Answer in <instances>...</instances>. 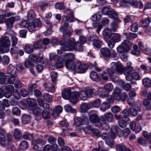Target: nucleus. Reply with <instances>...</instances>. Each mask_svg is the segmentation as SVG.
<instances>
[{
	"mask_svg": "<svg viewBox=\"0 0 151 151\" xmlns=\"http://www.w3.org/2000/svg\"><path fill=\"white\" fill-rule=\"evenodd\" d=\"M16 33L12 30L7 31L0 38V53L8 52L9 50L10 42L9 37H11L12 46H15L18 41Z\"/></svg>",
	"mask_w": 151,
	"mask_h": 151,
	"instance_id": "nucleus-1",
	"label": "nucleus"
},
{
	"mask_svg": "<svg viewBox=\"0 0 151 151\" xmlns=\"http://www.w3.org/2000/svg\"><path fill=\"white\" fill-rule=\"evenodd\" d=\"M132 65V62L129 61L127 63V66L123 68L120 62H113L112 66V68L116 69V72L117 73L130 76L133 69V67L131 66Z\"/></svg>",
	"mask_w": 151,
	"mask_h": 151,
	"instance_id": "nucleus-2",
	"label": "nucleus"
},
{
	"mask_svg": "<svg viewBox=\"0 0 151 151\" xmlns=\"http://www.w3.org/2000/svg\"><path fill=\"white\" fill-rule=\"evenodd\" d=\"M119 129L117 126H112L109 134L103 133L101 137L103 139H106V143L107 145L109 146H112L113 144V139L115 138L116 134H119Z\"/></svg>",
	"mask_w": 151,
	"mask_h": 151,
	"instance_id": "nucleus-3",
	"label": "nucleus"
},
{
	"mask_svg": "<svg viewBox=\"0 0 151 151\" xmlns=\"http://www.w3.org/2000/svg\"><path fill=\"white\" fill-rule=\"evenodd\" d=\"M65 64L66 68L78 73H84L88 68V66L86 65L82 64L80 62L71 61L69 62L67 61Z\"/></svg>",
	"mask_w": 151,
	"mask_h": 151,
	"instance_id": "nucleus-4",
	"label": "nucleus"
},
{
	"mask_svg": "<svg viewBox=\"0 0 151 151\" xmlns=\"http://www.w3.org/2000/svg\"><path fill=\"white\" fill-rule=\"evenodd\" d=\"M102 12L104 14L107 15L109 17L113 19V22L111 25V27L113 32H116V29L118 28L117 24L120 22L118 18L116 13L114 10L109 9L106 7L103 8Z\"/></svg>",
	"mask_w": 151,
	"mask_h": 151,
	"instance_id": "nucleus-5",
	"label": "nucleus"
},
{
	"mask_svg": "<svg viewBox=\"0 0 151 151\" xmlns=\"http://www.w3.org/2000/svg\"><path fill=\"white\" fill-rule=\"evenodd\" d=\"M112 62L110 64V68H108L101 73L100 76L102 79L104 80H107L109 78H111L112 81L116 82L118 81V77L116 73V69L112 68Z\"/></svg>",
	"mask_w": 151,
	"mask_h": 151,
	"instance_id": "nucleus-6",
	"label": "nucleus"
},
{
	"mask_svg": "<svg viewBox=\"0 0 151 151\" xmlns=\"http://www.w3.org/2000/svg\"><path fill=\"white\" fill-rule=\"evenodd\" d=\"M73 38H70L68 41L66 45L65 46L64 49L65 50H73L75 49L76 51L82 52L83 50L82 45L83 44L80 42H76Z\"/></svg>",
	"mask_w": 151,
	"mask_h": 151,
	"instance_id": "nucleus-7",
	"label": "nucleus"
},
{
	"mask_svg": "<svg viewBox=\"0 0 151 151\" xmlns=\"http://www.w3.org/2000/svg\"><path fill=\"white\" fill-rule=\"evenodd\" d=\"M132 46V43L128 40H124L117 47V50L120 53L127 52L131 50Z\"/></svg>",
	"mask_w": 151,
	"mask_h": 151,
	"instance_id": "nucleus-8",
	"label": "nucleus"
},
{
	"mask_svg": "<svg viewBox=\"0 0 151 151\" xmlns=\"http://www.w3.org/2000/svg\"><path fill=\"white\" fill-rule=\"evenodd\" d=\"M121 92L120 89L117 87L116 88L112 93L114 99L118 101L124 102L128 97V94L126 92H123L120 95L119 94Z\"/></svg>",
	"mask_w": 151,
	"mask_h": 151,
	"instance_id": "nucleus-9",
	"label": "nucleus"
},
{
	"mask_svg": "<svg viewBox=\"0 0 151 151\" xmlns=\"http://www.w3.org/2000/svg\"><path fill=\"white\" fill-rule=\"evenodd\" d=\"M54 60L55 61H58L55 63V66L57 68H62L63 66V62L65 60L62 57L57 55L54 53H50L49 54V60L50 61Z\"/></svg>",
	"mask_w": 151,
	"mask_h": 151,
	"instance_id": "nucleus-10",
	"label": "nucleus"
},
{
	"mask_svg": "<svg viewBox=\"0 0 151 151\" xmlns=\"http://www.w3.org/2000/svg\"><path fill=\"white\" fill-rule=\"evenodd\" d=\"M5 133V131L3 129H0V144L3 146H5L8 144V142L12 141V136L11 135L7 134L6 137L7 140L4 138V134Z\"/></svg>",
	"mask_w": 151,
	"mask_h": 151,
	"instance_id": "nucleus-11",
	"label": "nucleus"
},
{
	"mask_svg": "<svg viewBox=\"0 0 151 151\" xmlns=\"http://www.w3.org/2000/svg\"><path fill=\"white\" fill-rule=\"evenodd\" d=\"M89 119L90 121L93 123H96V126L99 127L101 126V121H104L105 119L103 117H100L99 119L97 115L93 114L89 115Z\"/></svg>",
	"mask_w": 151,
	"mask_h": 151,
	"instance_id": "nucleus-12",
	"label": "nucleus"
},
{
	"mask_svg": "<svg viewBox=\"0 0 151 151\" xmlns=\"http://www.w3.org/2000/svg\"><path fill=\"white\" fill-rule=\"evenodd\" d=\"M78 96L81 99L83 100H86L88 97H92V93L90 90V88L88 87H86L84 90L80 92Z\"/></svg>",
	"mask_w": 151,
	"mask_h": 151,
	"instance_id": "nucleus-13",
	"label": "nucleus"
},
{
	"mask_svg": "<svg viewBox=\"0 0 151 151\" xmlns=\"http://www.w3.org/2000/svg\"><path fill=\"white\" fill-rule=\"evenodd\" d=\"M106 100L108 103L104 102L100 105V110L103 112L109 109L110 108L109 104H111L113 102V99L110 95L108 96L106 98Z\"/></svg>",
	"mask_w": 151,
	"mask_h": 151,
	"instance_id": "nucleus-14",
	"label": "nucleus"
},
{
	"mask_svg": "<svg viewBox=\"0 0 151 151\" xmlns=\"http://www.w3.org/2000/svg\"><path fill=\"white\" fill-rule=\"evenodd\" d=\"M69 25L68 22H65L63 26L60 28V30L61 32H63V37L65 40L68 39L70 37L71 32L70 30H66Z\"/></svg>",
	"mask_w": 151,
	"mask_h": 151,
	"instance_id": "nucleus-15",
	"label": "nucleus"
},
{
	"mask_svg": "<svg viewBox=\"0 0 151 151\" xmlns=\"http://www.w3.org/2000/svg\"><path fill=\"white\" fill-rule=\"evenodd\" d=\"M20 19V17L18 16H12L5 20V23L8 28H11L13 27L14 22L19 20Z\"/></svg>",
	"mask_w": 151,
	"mask_h": 151,
	"instance_id": "nucleus-16",
	"label": "nucleus"
},
{
	"mask_svg": "<svg viewBox=\"0 0 151 151\" xmlns=\"http://www.w3.org/2000/svg\"><path fill=\"white\" fill-rule=\"evenodd\" d=\"M32 111V113L36 115L35 119L36 120L38 121L41 119V112L42 109L41 108L37 107L36 105L33 107L31 110H29Z\"/></svg>",
	"mask_w": 151,
	"mask_h": 151,
	"instance_id": "nucleus-17",
	"label": "nucleus"
},
{
	"mask_svg": "<svg viewBox=\"0 0 151 151\" xmlns=\"http://www.w3.org/2000/svg\"><path fill=\"white\" fill-rule=\"evenodd\" d=\"M78 95L79 93L78 91H76L72 92L68 99L70 102L72 104H76L78 101Z\"/></svg>",
	"mask_w": 151,
	"mask_h": 151,
	"instance_id": "nucleus-18",
	"label": "nucleus"
},
{
	"mask_svg": "<svg viewBox=\"0 0 151 151\" xmlns=\"http://www.w3.org/2000/svg\"><path fill=\"white\" fill-rule=\"evenodd\" d=\"M101 53L103 57L106 60H108L110 57L111 50L107 47H103L100 50Z\"/></svg>",
	"mask_w": 151,
	"mask_h": 151,
	"instance_id": "nucleus-19",
	"label": "nucleus"
},
{
	"mask_svg": "<svg viewBox=\"0 0 151 151\" xmlns=\"http://www.w3.org/2000/svg\"><path fill=\"white\" fill-rule=\"evenodd\" d=\"M9 78V76H5V77L0 78V84H13L14 81V79L12 78Z\"/></svg>",
	"mask_w": 151,
	"mask_h": 151,
	"instance_id": "nucleus-20",
	"label": "nucleus"
},
{
	"mask_svg": "<svg viewBox=\"0 0 151 151\" xmlns=\"http://www.w3.org/2000/svg\"><path fill=\"white\" fill-rule=\"evenodd\" d=\"M27 103L29 106V110H31L36 105L37 101L36 99H34L29 98L27 100Z\"/></svg>",
	"mask_w": 151,
	"mask_h": 151,
	"instance_id": "nucleus-21",
	"label": "nucleus"
},
{
	"mask_svg": "<svg viewBox=\"0 0 151 151\" xmlns=\"http://www.w3.org/2000/svg\"><path fill=\"white\" fill-rule=\"evenodd\" d=\"M63 21L64 22L65 20L64 19V18H65L66 16L65 15L63 16ZM74 18V14L72 12H70L68 13L67 15L66 18L65 19L66 20L65 21H68L69 22H73L75 21L74 20H73Z\"/></svg>",
	"mask_w": 151,
	"mask_h": 151,
	"instance_id": "nucleus-22",
	"label": "nucleus"
},
{
	"mask_svg": "<svg viewBox=\"0 0 151 151\" xmlns=\"http://www.w3.org/2000/svg\"><path fill=\"white\" fill-rule=\"evenodd\" d=\"M45 90L49 92H52L55 91V89L54 85L48 82H46L44 84Z\"/></svg>",
	"mask_w": 151,
	"mask_h": 151,
	"instance_id": "nucleus-23",
	"label": "nucleus"
},
{
	"mask_svg": "<svg viewBox=\"0 0 151 151\" xmlns=\"http://www.w3.org/2000/svg\"><path fill=\"white\" fill-rule=\"evenodd\" d=\"M34 46L35 49H39L40 51H43L46 48L45 46L42 44L41 40L35 42L33 44Z\"/></svg>",
	"mask_w": 151,
	"mask_h": 151,
	"instance_id": "nucleus-24",
	"label": "nucleus"
},
{
	"mask_svg": "<svg viewBox=\"0 0 151 151\" xmlns=\"http://www.w3.org/2000/svg\"><path fill=\"white\" fill-rule=\"evenodd\" d=\"M121 36L119 34L116 33H112L110 39L112 41L116 42H119L121 41Z\"/></svg>",
	"mask_w": 151,
	"mask_h": 151,
	"instance_id": "nucleus-25",
	"label": "nucleus"
},
{
	"mask_svg": "<svg viewBox=\"0 0 151 151\" xmlns=\"http://www.w3.org/2000/svg\"><path fill=\"white\" fill-rule=\"evenodd\" d=\"M63 110L62 107L60 106L56 107L55 109L53 110L52 113V116L54 117L58 116L59 114L61 113Z\"/></svg>",
	"mask_w": 151,
	"mask_h": 151,
	"instance_id": "nucleus-26",
	"label": "nucleus"
},
{
	"mask_svg": "<svg viewBox=\"0 0 151 151\" xmlns=\"http://www.w3.org/2000/svg\"><path fill=\"white\" fill-rule=\"evenodd\" d=\"M101 101L99 99H96L94 101L90 102V105L91 106V108L95 107L98 108L101 105Z\"/></svg>",
	"mask_w": 151,
	"mask_h": 151,
	"instance_id": "nucleus-27",
	"label": "nucleus"
},
{
	"mask_svg": "<svg viewBox=\"0 0 151 151\" xmlns=\"http://www.w3.org/2000/svg\"><path fill=\"white\" fill-rule=\"evenodd\" d=\"M105 89H103L102 88H100L98 90V93L100 97L104 98L107 96H108V93L105 92Z\"/></svg>",
	"mask_w": 151,
	"mask_h": 151,
	"instance_id": "nucleus-28",
	"label": "nucleus"
},
{
	"mask_svg": "<svg viewBox=\"0 0 151 151\" xmlns=\"http://www.w3.org/2000/svg\"><path fill=\"white\" fill-rule=\"evenodd\" d=\"M31 116L30 115L24 114L22 117L21 120L23 124H27L30 120Z\"/></svg>",
	"mask_w": 151,
	"mask_h": 151,
	"instance_id": "nucleus-29",
	"label": "nucleus"
},
{
	"mask_svg": "<svg viewBox=\"0 0 151 151\" xmlns=\"http://www.w3.org/2000/svg\"><path fill=\"white\" fill-rule=\"evenodd\" d=\"M81 112L85 113L90 108H91V106L90 105V103L87 104L86 103H84L82 104L81 106Z\"/></svg>",
	"mask_w": 151,
	"mask_h": 151,
	"instance_id": "nucleus-30",
	"label": "nucleus"
},
{
	"mask_svg": "<svg viewBox=\"0 0 151 151\" xmlns=\"http://www.w3.org/2000/svg\"><path fill=\"white\" fill-rule=\"evenodd\" d=\"M71 93L70 90L65 89L62 92V96L65 99H68Z\"/></svg>",
	"mask_w": 151,
	"mask_h": 151,
	"instance_id": "nucleus-31",
	"label": "nucleus"
},
{
	"mask_svg": "<svg viewBox=\"0 0 151 151\" xmlns=\"http://www.w3.org/2000/svg\"><path fill=\"white\" fill-rule=\"evenodd\" d=\"M104 39L105 41L108 43V47L112 49L114 48L116 42L112 41L110 38H108L106 37H104Z\"/></svg>",
	"mask_w": 151,
	"mask_h": 151,
	"instance_id": "nucleus-32",
	"label": "nucleus"
},
{
	"mask_svg": "<svg viewBox=\"0 0 151 151\" xmlns=\"http://www.w3.org/2000/svg\"><path fill=\"white\" fill-rule=\"evenodd\" d=\"M90 77L93 81H98L99 80V78L98 74L94 71H91L90 72Z\"/></svg>",
	"mask_w": 151,
	"mask_h": 151,
	"instance_id": "nucleus-33",
	"label": "nucleus"
},
{
	"mask_svg": "<svg viewBox=\"0 0 151 151\" xmlns=\"http://www.w3.org/2000/svg\"><path fill=\"white\" fill-rule=\"evenodd\" d=\"M64 58L66 59L65 62L68 61V62L73 61L72 60L75 58L74 55L71 53H68L65 54L64 55Z\"/></svg>",
	"mask_w": 151,
	"mask_h": 151,
	"instance_id": "nucleus-34",
	"label": "nucleus"
},
{
	"mask_svg": "<svg viewBox=\"0 0 151 151\" xmlns=\"http://www.w3.org/2000/svg\"><path fill=\"white\" fill-rule=\"evenodd\" d=\"M116 149V151H132L129 149L127 148L125 145L121 144L117 145Z\"/></svg>",
	"mask_w": 151,
	"mask_h": 151,
	"instance_id": "nucleus-35",
	"label": "nucleus"
},
{
	"mask_svg": "<svg viewBox=\"0 0 151 151\" xmlns=\"http://www.w3.org/2000/svg\"><path fill=\"white\" fill-rule=\"evenodd\" d=\"M51 42L52 44L55 45L59 44L63 46V50H65L64 47L66 45V44H65V41H62L59 42L58 40L57 39H52L51 40Z\"/></svg>",
	"mask_w": 151,
	"mask_h": 151,
	"instance_id": "nucleus-36",
	"label": "nucleus"
},
{
	"mask_svg": "<svg viewBox=\"0 0 151 151\" xmlns=\"http://www.w3.org/2000/svg\"><path fill=\"white\" fill-rule=\"evenodd\" d=\"M87 128L89 130L92 131L94 136L97 137H99L100 136L101 133L98 129H93L90 126H88Z\"/></svg>",
	"mask_w": 151,
	"mask_h": 151,
	"instance_id": "nucleus-37",
	"label": "nucleus"
},
{
	"mask_svg": "<svg viewBox=\"0 0 151 151\" xmlns=\"http://www.w3.org/2000/svg\"><path fill=\"white\" fill-rule=\"evenodd\" d=\"M112 33H111V29L108 28H105L102 32V34L104 36V38L107 37H110Z\"/></svg>",
	"mask_w": 151,
	"mask_h": 151,
	"instance_id": "nucleus-38",
	"label": "nucleus"
},
{
	"mask_svg": "<svg viewBox=\"0 0 151 151\" xmlns=\"http://www.w3.org/2000/svg\"><path fill=\"white\" fill-rule=\"evenodd\" d=\"M140 111L139 107L137 108V110H136L134 108H132L129 109V113L133 116H136L138 114V111Z\"/></svg>",
	"mask_w": 151,
	"mask_h": 151,
	"instance_id": "nucleus-39",
	"label": "nucleus"
},
{
	"mask_svg": "<svg viewBox=\"0 0 151 151\" xmlns=\"http://www.w3.org/2000/svg\"><path fill=\"white\" fill-rule=\"evenodd\" d=\"M13 134L15 138L16 139H19L21 137V132L17 129H14Z\"/></svg>",
	"mask_w": 151,
	"mask_h": 151,
	"instance_id": "nucleus-40",
	"label": "nucleus"
},
{
	"mask_svg": "<svg viewBox=\"0 0 151 151\" xmlns=\"http://www.w3.org/2000/svg\"><path fill=\"white\" fill-rule=\"evenodd\" d=\"M64 109L67 112H70L71 113H75L76 110L75 109H73L70 104H67L64 106Z\"/></svg>",
	"mask_w": 151,
	"mask_h": 151,
	"instance_id": "nucleus-41",
	"label": "nucleus"
},
{
	"mask_svg": "<svg viewBox=\"0 0 151 151\" xmlns=\"http://www.w3.org/2000/svg\"><path fill=\"white\" fill-rule=\"evenodd\" d=\"M81 117L75 116L74 118V123L73 125L76 127H78L82 124Z\"/></svg>",
	"mask_w": 151,
	"mask_h": 151,
	"instance_id": "nucleus-42",
	"label": "nucleus"
},
{
	"mask_svg": "<svg viewBox=\"0 0 151 151\" xmlns=\"http://www.w3.org/2000/svg\"><path fill=\"white\" fill-rule=\"evenodd\" d=\"M104 119L106 120L109 122H111L113 120V115L110 112L106 113L104 114Z\"/></svg>",
	"mask_w": 151,
	"mask_h": 151,
	"instance_id": "nucleus-43",
	"label": "nucleus"
},
{
	"mask_svg": "<svg viewBox=\"0 0 151 151\" xmlns=\"http://www.w3.org/2000/svg\"><path fill=\"white\" fill-rule=\"evenodd\" d=\"M102 14L101 12H99L96 14H94L92 16V19L93 21H96L101 19Z\"/></svg>",
	"mask_w": 151,
	"mask_h": 151,
	"instance_id": "nucleus-44",
	"label": "nucleus"
},
{
	"mask_svg": "<svg viewBox=\"0 0 151 151\" xmlns=\"http://www.w3.org/2000/svg\"><path fill=\"white\" fill-rule=\"evenodd\" d=\"M102 42L99 40H95L93 41V45L97 48H100L102 46Z\"/></svg>",
	"mask_w": 151,
	"mask_h": 151,
	"instance_id": "nucleus-45",
	"label": "nucleus"
},
{
	"mask_svg": "<svg viewBox=\"0 0 151 151\" xmlns=\"http://www.w3.org/2000/svg\"><path fill=\"white\" fill-rule=\"evenodd\" d=\"M142 83L145 86L148 87L151 85V81L149 78H145L143 80Z\"/></svg>",
	"mask_w": 151,
	"mask_h": 151,
	"instance_id": "nucleus-46",
	"label": "nucleus"
},
{
	"mask_svg": "<svg viewBox=\"0 0 151 151\" xmlns=\"http://www.w3.org/2000/svg\"><path fill=\"white\" fill-rule=\"evenodd\" d=\"M28 147V144L27 141L24 140L20 144L21 149L23 150H26Z\"/></svg>",
	"mask_w": 151,
	"mask_h": 151,
	"instance_id": "nucleus-47",
	"label": "nucleus"
},
{
	"mask_svg": "<svg viewBox=\"0 0 151 151\" xmlns=\"http://www.w3.org/2000/svg\"><path fill=\"white\" fill-rule=\"evenodd\" d=\"M140 70H139L134 71L132 74V78L134 79L138 80L140 79V77L139 75Z\"/></svg>",
	"mask_w": 151,
	"mask_h": 151,
	"instance_id": "nucleus-48",
	"label": "nucleus"
},
{
	"mask_svg": "<svg viewBox=\"0 0 151 151\" xmlns=\"http://www.w3.org/2000/svg\"><path fill=\"white\" fill-rule=\"evenodd\" d=\"M42 98L44 100L48 102H51L52 101V96L46 93L43 94Z\"/></svg>",
	"mask_w": 151,
	"mask_h": 151,
	"instance_id": "nucleus-49",
	"label": "nucleus"
},
{
	"mask_svg": "<svg viewBox=\"0 0 151 151\" xmlns=\"http://www.w3.org/2000/svg\"><path fill=\"white\" fill-rule=\"evenodd\" d=\"M118 1V4L120 6H129V5L131 4L130 2L124 0H119Z\"/></svg>",
	"mask_w": 151,
	"mask_h": 151,
	"instance_id": "nucleus-50",
	"label": "nucleus"
},
{
	"mask_svg": "<svg viewBox=\"0 0 151 151\" xmlns=\"http://www.w3.org/2000/svg\"><path fill=\"white\" fill-rule=\"evenodd\" d=\"M35 25L34 24L33 22H30L29 23L27 28L28 31L30 32H32L35 30Z\"/></svg>",
	"mask_w": 151,
	"mask_h": 151,
	"instance_id": "nucleus-51",
	"label": "nucleus"
},
{
	"mask_svg": "<svg viewBox=\"0 0 151 151\" xmlns=\"http://www.w3.org/2000/svg\"><path fill=\"white\" fill-rule=\"evenodd\" d=\"M140 51L138 50L137 46L135 45L133 47V50L131 51L132 54L135 55H137L139 54Z\"/></svg>",
	"mask_w": 151,
	"mask_h": 151,
	"instance_id": "nucleus-52",
	"label": "nucleus"
},
{
	"mask_svg": "<svg viewBox=\"0 0 151 151\" xmlns=\"http://www.w3.org/2000/svg\"><path fill=\"white\" fill-rule=\"evenodd\" d=\"M27 16V19L28 20L30 21H32L34 19L35 17V12L32 10L28 12Z\"/></svg>",
	"mask_w": 151,
	"mask_h": 151,
	"instance_id": "nucleus-53",
	"label": "nucleus"
},
{
	"mask_svg": "<svg viewBox=\"0 0 151 151\" xmlns=\"http://www.w3.org/2000/svg\"><path fill=\"white\" fill-rule=\"evenodd\" d=\"M50 76L52 81L55 83L56 81L58 74L57 72H52L50 73Z\"/></svg>",
	"mask_w": 151,
	"mask_h": 151,
	"instance_id": "nucleus-54",
	"label": "nucleus"
},
{
	"mask_svg": "<svg viewBox=\"0 0 151 151\" xmlns=\"http://www.w3.org/2000/svg\"><path fill=\"white\" fill-rule=\"evenodd\" d=\"M144 105L147 110H151V104L148 100H145L143 101Z\"/></svg>",
	"mask_w": 151,
	"mask_h": 151,
	"instance_id": "nucleus-55",
	"label": "nucleus"
},
{
	"mask_svg": "<svg viewBox=\"0 0 151 151\" xmlns=\"http://www.w3.org/2000/svg\"><path fill=\"white\" fill-rule=\"evenodd\" d=\"M113 85L110 83H108L104 85V88L107 91H111L113 89Z\"/></svg>",
	"mask_w": 151,
	"mask_h": 151,
	"instance_id": "nucleus-56",
	"label": "nucleus"
},
{
	"mask_svg": "<svg viewBox=\"0 0 151 151\" xmlns=\"http://www.w3.org/2000/svg\"><path fill=\"white\" fill-rule=\"evenodd\" d=\"M138 29V24L137 22H134L131 26V30L133 32H136Z\"/></svg>",
	"mask_w": 151,
	"mask_h": 151,
	"instance_id": "nucleus-57",
	"label": "nucleus"
},
{
	"mask_svg": "<svg viewBox=\"0 0 151 151\" xmlns=\"http://www.w3.org/2000/svg\"><path fill=\"white\" fill-rule=\"evenodd\" d=\"M118 124L120 127L121 128H125L127 127V124L126 122L122 120L118 122Z\"/></svg>",
	"mask_w": 151,
	"mask_h": 151,
	"instance_id": "nucleus-58",
	"label": "nucleus"
},
{
	"mask_svg": "<svg viewBox=\"0 0 151 151\" xmlns=\"http://www.w3.org/2000/svg\"><path fill=\"white\" fill-rule=\"evenodd\" d=\"M45 119H48L50 118V115L47 111L44 110L41 114V117Z\"/></svg>",
	"mask_w": 151,
	"mask_h": 151,
	"instance_id": "nucleus-59",
	"label": "nucleus"
},
{
	"mask_svg": "<svg viewBox=\"0 0 151 151\" xmlns=\"http://www.w3.org/2000/svg\"><path fill=\"white\" fill-rule=\"evenodd\" d=\"M137 142L139 145H144L147 143V141L146 140L143 139L142 137H139L137 139Z\"/></svg>",
	"mask_w": 151,
	"mask_h": 151,
	"instance_id": "nucleus-60",
	"label": "nucleus"
},
{
	"mask_svg": "<svg viewBox=\"0 0 151 151\" xmlns=\"http://www.w3.org/2000/svg\"><path fill=\"white\" fill-rule=\"evenodd\" d=\"M24 50L28 54H30L33 52V49L32 47H30L28 45H26L25 47Z\"/></svg>",
	"mask_w": 151,
	"mask_h": 151,
	"instance_id": "nucleus-61",
	"label": "nucleus"
},
{
	"mask_svg": "<svg viewBox=\"0 0 151 151\" xmlns=\"http://www.w3.org/2000/svg\"><path fill=\"white\" fill-rule=\"evenodd\" d=\"M150 22L149 19L143 20L141 22L142 26L144 27H147Z\"/></svg>",
	"mask_w": 151,
	"mask_h": 151,
	"instance_id": "nucleus-62",
	"label": "nucleus"
},
{
	"mask_svg": "<svg viewBox=\"0 0 151 151\" xmlns=\"http://www.w3.org/2000/svg\"><path fill=\"white\" fill-rule=\"evenodd\" d=\"M12 112L13 114L19 116L20 114V110L17 107H14L13 108Z\"/></svg>",
	"mask_w": 151,
	"mask_h": 151,
	"instance_id": "nucleus-63",
	"label": "nucleus"
},
{
	"mask_svg": "<svg viewBox=\"0 0 151 151\" xmlns=\"http://www.w3.org/2000/svg\"><path fill=\"white\" fill-rule=\"evenodd\" d=\"M35 27H40L42 25L41 22L38 19H34L32 20Z\"/></svg>",
	"mask_w": 151,
	"mask_h": 151,
	"instance_id": "nucleus-64",
	"label": "nucleus"
}]
</instances>
